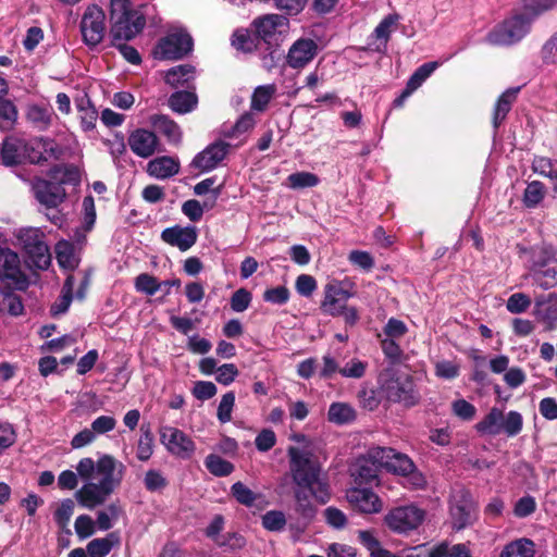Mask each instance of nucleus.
Returning <instances> with one entry per match:
<instances>
[{
    "mask_svg": "<svg viewBox=\"0 0 557 557\" xmlns=\"http://www.w3.org/2000/svg\"><path fill=\"white\" fill-rule=\"evenodd\" d=\"M352 296L354 294L345 289L342 283H329L324 287V298L321 302V310L333 317L339 315L346 306V301Z\"/></svg>",
    "mask_w": 557,
    "mask_h": 557,
    "instance_id": "nucleus-17",
    "label": "nucleus"
},
{
    "mask_svg": "<svg viewBox=\"0 0 557 557\" xmlns=\"http://www.w3.org/2000/svg\"><path fill=\"white\" fill-rule=\"evenodd\" d=\"M26 161L39 164L49 159L57 158L58 147L53 139L46 137H34L25 139Z\"/></svg>",
    "mask_w": 557,
    "mask_h": 557,
    "instance_id": "nucleus-19",
    "label": "nucleus"
},
{
    "mask_svg": "<svg viewBox=\"0 0 557 557\" xmlns=\"http://www.w3.org/2000/svg\"><path fill=\"white\" fill-rule=\"evenodd\" d=\"M391 451L384 450L382 447H372L367 454L357 459L352 475L362 483L372 482L377 478V473L382 466L384 454Z\"/></svg>",
    "mask_w": 557,
    "mask_h": 557,
    "instance_id": "nucleus-13",
    "label": "nucleus"
},
{
    "mask_svg": "<svg viewBox=\"0 0 557 557\" xmlns=\"http://www.w3.org/2000/svg\"><path fill=\"white\" fill-rule=\"evenodd\" d=\"M368 362L358 358H351L339 369V374L345 379H361L364 376Z\"/></svg>",
    "mask_w": 557,
    "mask_h": 557,
    "instance_id": "nucleus-46",
    "label": "nucleus"
},
{
    "mask_svg": "<svg viewBox=\"0 0 557 557\" xmlns=\"http://www.w3.org/2000/svg\"><path fill=\"white\" fill-rule=\"evenodd\" d=\"M545 196V188L543 183L539 181H533L528 184L523 194V203L528 208L536 207Z\"/></svg>",
    "mask_w": 557,
    "mask_h": 557,
    "instance_id": "nucleus-47",
    "label": "nucleus"
},
{
    "mask_svg": "<svg viewBox=\"0 0 557 557\" xmlns=\"http://www.w3.org/2000/svg\"><path fill=\"white\" fill-rule=\"evenodd\" d=\"M533 314L552 331L557 326V294L549 293L535 298Z\"/></svg>",
    "mask_w": 557,
    "mask_h": 557,
    "instance_id": "nucleus-22",
    "label": "nucleus"
},
{
    "mask_svg": "<svg viewBox=\"0 0 557 557\" xmlns=\"http://www.w3.org/2000/svg\"><path fill=\"white\" fill-rule=\"evenodd\" d=\"M285 524V515L280 510H271L262 516V525L269 531H281Z\"/></svg>",
    "mask_w": 557,
    "mask_h": 557,
    "instance_id": "nucleus-58",
    "label": "nucleus"
},
{
    "mask_svg": "<svg viewBox=\"0 0 557 557\" xmlns=\"http://www.w3.org/2000/svg\"><path fill=\"white\" fill-rule=\"evenodd\" d=\"M275 94L276 86L274 84L261 85L256 87L251 96V110L256 112L265 111Z\"/></svg>",
    "mask_w": 557,
    "mask_h": 557,
    "instance_id": "nucleus-35",
    "label": "nucleus"
},
{
    "mask_svg": "<svg viewBox=\"0 0 557 557\" xmlns=\"http://www.w3.org/2000/svg\"><path fill=\"white\" fill-rule=\"evenodd\" d=\"M425 512L417 506H399L388 511L384 521L386 525L397 533L416 530L424 520Z\"/></svg>",
    "mask_w": 557,
    "mask_h": 557,
    "instance_id": "nucleus-11",
    "label": "nucleus"
},
{
    "mask_svg": "<svg viewBox=\"0 0 557 557\" xmlns=\"http://www.w3.org/2000/svg\"><path fill=\"white\" fill-rule=\"evenodd\" d=\"M238 369L234 363H224L216 369L215 380L220 384L227 386L238 376Z\"/></svg>",
    "mask_w": 557,
    "mask_h": 557,
    "instance_id": "nucleus-60",
    "label": "nucleus"
},
{
    "mask_svg": "<svg viewBox=\"0 0 557 557\" xmlns=\"http://www.w3.org/2000/svg\"><path fill=\"white\" fill-rule=\"evenodd\" d=\"M161 238L168 245L177 247L181 251H186L196 244L198 233L195 226L175 225L163 230Z\"/></svg>",
    "mask_w": 557,
    "mask_h": 557,
    "instance_id": "nucleus-20",
    "label": "nucleus"
},
{
    "mask_svg": "<svg viewBox=\"0 0 557 557\" xmlns=\"http://www.w3.org/2000/svg\"><path fill=\"white\" fill-rule=\"evenodd\" d=\"M532 170L542 176L552 178L557 174V161L545 157H535L532 161Z\"/></svg>",
    "mask_w": 557,
    "mask_h": 557,
    "instance_id": "nucleus-51",
    "label": "nucleus"
},
{
    "mask_svg": "<svg viewBox=\"0 0 557 557\" xmlns=\"http://www.w3.org/2000/svg\"><path fill=\"white\" fill-rule=\"evenodd\" d=\"M119 543V536L115 533H110L106 537L91 540L86 546V552L89 557H106Z\"/></svg>",
    "mask_w": 557,
    "mask_h": 557,
    "instance_id": "nucleus-34",
    "label": "nucleus"
},
{
    "mask_svg": "<svg viewBox=\"0 0 557 557\" xmlns=\"http://www.w3.org/2000/svg\"><path fill=\"white\" fill-rule=\"evenodd\" d=\"M349 505L359 512L374 515L383 509V500L380 496L367 487H351L346 492Z\"/></svg>",
    "mask_w": 557,
    "mask_h": 557,
    "instance_id": "nucleus-15",
    "label": "nucleus"
},
{
    "mask_svg": "<svg viewBox=\"0 0 557 557\" xmlns=\"http://www.w3.org/2000/svg\"><path fill=\"white\" fill-rule=\"evenodd\" d=\"M436 62L424 63L418 67V70L411 75L407 83L406 89L404 90V97H408L416 89H418L423 84V82L436 70Z\"/></svg>",
    "mask_w": 557,
    "mask_h": 557,
    "instance_id": "nucleus-40",
    "label": "nucleus"
},
{
    "mask_svg": "<svg viewBox=\"0 0 557 557\" xmlns=\"http://www.w3.org/2000/svg\"><path fill=\"white\" fill-rule=\"evenodd\" d=\"M255 33L268 44L276 42L288 29V20L278 14H265L252 22Z\"/></svg>",
    "mask_w": 557,
    "mask_h": 557,
    "instance_id": "nucleus-14",
    "label": "nucleus"
},
{
    "mask_svg": "<svg viewBox=\"0 0 557 557\" xmlns=\"http://www.w3.org/2000/svg\"><path fill=\"white\" fill-rule=\"evenodd\" d=\"M398 21L397 15H387L385 16L381 23L375 27L373 35L376 39L382 40L385 46L391 33L395 29Z\"/></svg>",
    "mask_w": 557,
    "mask_h": 557,
    "instance_id": "nucleus-53",
    "label": "nucleus"
},
{
    "mask_svg": "<svg viewBox=\"0 0 557 557\" xmlns=\"http://www.w3.org/2000/svg\"><path fill=\"white\" fill-rule=\"evenodd\" d=\"M197 104V97L189 91H176L169 98L170 108L177 113L190 112Z\"/></svg>",
    "mask_w": 557,
    "mask_h": 557,
    "instance_id": "nucleus-38",
    "label": "nucleus"
},
{
    "mask_svg": "<svg viewBox=\"0 0 557 557\" xmlns=\"http://www.w3.org/2000/svg\"><path fill=\"white\" fill-rule=\"evenodd\" d=\"M96 521L88 515H81L76 518L74 529L79 539H87L96 532Z\"/></svg>",
    "mask_w": 557,
    "mask_h": 557,
    "instance_id": "nucleus-56",
    "label": "nucleus"
},
{
    "mask_svg": "<svg viewBox=\"0 0 557 557\" xmlns=\"http://www.w3.org/2000/svg\"><path fill=\"white\" fill-rule=\"evenodd\" d=\"M523 281L531 280L542 289L557 286V250L544 247L534 251Z\"/></svg>",
    "mask_w": 557,
    "mask_h": 557,
    "instance_id": "nucleus-4",
    "label": "nucleus"
},
{
    "mask_svg": "<svg viewBox=\"0 0 557 557\" xmlns=\"http://www.w3.org/2000/svg\"><path fill=\"white\" fill-rule=\"evenodd\" d=\"M135 287L138 292L152 296L159 290L160 284L152 275L141 273L135 280Z\"/></svg>",
    "mask_w": 557,
    "mask_h": 557,
    "instance_id": "nucleus-57",
    "label": "nucleus"
},
{
    "mask_svg": "<svg viewBox=\"0 0 557 557\" xmlns=\"http://www.w3.org/2000/svg\"><path fill=\"white\" fill-rule=\"evenodd\" d=\"M0 310L8 312L13 317L21 315L24 311V306L21 298L15 294H5L0 300Z\"/></svg>",
    "mask_w": 557,
    "mask_h": 557,
    "instance_id": "nucleus-52",
    "label": "nucleus"
},
{
    "mask_svg": "<svg viewBox=\"0 0 557 557\" xmlns=\"http://www.w3.org/2000/svg\"><path fill=\"white\" fill-rule=\"evenodd\" d=\"M205 463H206L207 469L212 474L218 475V476L228 475L234 470V466L230 461H227L216 455H209L206 458Z\"/></svg>",
    "mask_w": 557,
    "mask_h": 557,
    "instance_id": "nucleus-48",
    "label": "nucleus"
},
{
    "mask_svg": "<svg viewBox=\"0 0 557 557\" xmlns=\"http://www.w3.org/2000/svg\"><path fill=\"white\" fill-rule=\"evenodd\" d=\"M193 49V39L183 29H176L162 38L153 50L156 59L177 60L185 57Z\"/></svg>",
    "mask_w": 557,
    "mask_h": 557,
    "instance_id": "nucleus-9",
    "label": "nucleus"
},
{
    "mask_svg": "<svg viewBox=\"0 0 557 557\" xmlns=\"http://www.w3.org/2000/svg\"><path fill=\"white\" fill-rule=\"evenodd\" d=\"M52 108L48 104H30L26 111L27 121L37 129H47L52 121Z\"/></svg>",
    "mask_w": 557,
    "mask_h": 557,
    "instance_id": "nucleus-30",
    "label": "nucleus"
},
{
    "mask_svg": "<svg viewBox=\"0 0 557 557\" xmlns=\"http://www.w3.org/2000/svg\"><path fill=\"white\" fill-rule=\"evenodd\" d=\"M475 506L467 492H459L451 498L450 516L453 527L461 530L469 525L474 519Z\"/></svg>",
    "mask_w": 557,
    "mask_h": 557,
    "instance_id": "nucleus-16",
    "label": "nucleus"
},
{
    "mask_svg": "<svg viewBox=\"0 0 557 557\" xmlns=\"http://www.w3.org/2000/svg\"><path fill=\"white\" fill-rule=\"evenodd\" d=\"M232 45L235 49L244 52H250L255 47L253 40L245 29H238L233 34Z\"/></svg>",
    "mask_w": 557,
    "mask_h": 557,
    "instance_id": "nucleus-62",
    "label": "nucleus"
},
{
    "mask_svg": "<svg viewBox=\"0 0 557 557\" xmlns=\"http://www.w3.org/2000/svg\"><path fill=\"white\" fill-rule=\"evenodd\" d=\"M320 183V178L311 172H296L287 177V186L293 189L314 187Z\"/></svg>",
    "mask_w": 557,
    "mask_h": 557,
    "instance_id": "nucleus-45",
    "label": "nucleus"
},
{
    "mask_svg": "<svg viewBox=\"0 0 557 557\" xmlns=\"http://www.w3.org/2000/svg\"><path fill=\"white\" fill-rule=\"evenodd\" d=\"M235 406V394L228 392L224 394L218 407V419L221 423H226L232 420V411Z\"/></svg>",
    "mask_w": 557,
    "mask_h": 557,
    "instance_id": "nucleus-54",
    "label": "nucleus"
},
{
    "mask_svg": "<svg viewBox=\"0 0 557 557\" xmlns=\"http://www.w3.org/2000/svg\"><path fill=\"white\" fill-rule=\"evenodd\" d=\"M503 432H505L508 436L517 435L522 429V416L517 411H510L505 417L503 423Z\"/></svg>",
    "mask_w": 557,
    "mask_h": 557,
    "instance_id": "nucleus-61",
    "label": "nucleus"
},
{
    "mask_svg": "<svg viewBox=\"0 0 557 557\" xmlns=\"http://www.w3.org/2000/svg\"><path fill=\"white\" fill-rule=\"evenodd\" d=\"M112 45L116 41H127L141 32L145 26L144 15L134 9L129 0H111Z\"/></svg>",
    "mask_w": 557,
    "mask_h": 557,
    "instance_id": "nucleus-3",
    "label": "nucleus"
},
{
    "mask_svg": "<svg viewBox=\"0 0 557 557\" xmlns=\"http://www.w3.org/2000/svg\"><path fill=\"white\" fill-rule=\"evenodd\" d=\"M149 124L159 133L163 134L169 141L180 143L182 132L180 126L165 115L153 114L149 117Z\"/></svg>",
    "mask_w": 557,
    "mask_h": 557,
    "instance_id": "nucleus-29",
    "label": "nucleus"
},
{
    "mask_svg": "<svg viewBox=\"0 0 557 557\" xmlns=\"http://www.w3.org/2000/svg\"><path fill=\"white\" fill-rule=\"evenodd\" d=\"M295 287L299 295L310 297L317 289V281L309 274H301L297 277Z\"/></svg>",
    "mask_w": 557,
    "mask_h": 557,
    "instance_id": "nucleus-63",
    "label": "nucleus"
},
{
    "mask_svg": "<svg viewBox=\"0 0 557 557\" xmlns=\"http://www.w3.org/2000/svg\"><path fill=\"white\" fill-rule=\"evenodd\" d=\"M122 508L117 503L109 504L104 509L97 512L96 523L99 530H110L117 521Z\"/></svg>",
    "mask_w": 557,
    "mask_h": 557,
    "instance_id": "nucleus-41",
    "label": "nucleus"
},
{
    "mask_svg": "<svg viewBox=\"0 0 557 557\" xmlns=\"http://www.w3.org/2000/svg\"><path fill=\"white\" fill-rule=\"evenodd\" d=\"M531 24L521 13L504 21L491 30L486 41L494 46H510L520 41L531 30Z\"/></svg>",
    "mask_w": 557,
    "mask_h": 557,
    "instance_id": "nucleus-7",
    "label": "nucleus"
},
{
    "mask_svg": "<svg viewBox=\"0 0 557 557\" xmlns=\"http://www.w3.org/2000/svg\"><path fill=\"white\" fill-rule=\"evenodd\" d=\"M23 278L20 257L11 249H0V280L17 284Z\"/></svg>",
    "mask_w": 557,
    "mask_h": 557,
    "instance_id": "nucleus-24",
    "label": "nucleus"
},
{
    "mask_svg": "<svg viewBox=\"0 0 557 557\" xmlns=\"http://www.w3.org/2000/svg\"><path fill=\"white\" fill-rule=\"evenodd\" d=\"M34 191L37 200L49 208L59 206L64 197V189L58 185L44 180L34 185Z\"/></svg>",
    "mask_w": 557,
    "mask_h": 557,
    "instance_id": "nucleus-25",
    "label": "nucleus"
},
{
    "mask_svg": "<svg viewBox=\"0 0 557 557\" xmlns=\"http://www.w3.org/2000/svg\"><path fill=\"white\" fill-rule=\"evenodd\" d=\"M106 30V14L103 10L96 4L88 5L81 20L83 41L88 47L94 48L102 41Z\"/></svg>",
    "mask_w": 557,
    "mask_h": 557,
    "instance_id": "nucleus-8",
    "label": "nucleus"
},
{
    "mask_svg": "<svg viewBox=\"0 0 557 557\" xmlns=\"http://www.w3.org/2000/svg\"><path fill=\"white\" fill-rule=\"evenodd\" d=\"M194 74L195 70L193 66L187 64L177 65L166 72L165 82L173 87H177L191 81Z\"/></svg>",
    "mask_w": 557,
    "mask_h": 557,
    "instance_id": "nucleus-42",
    "label": "nucleus"
},
{
    "mask_svg": "<svg viewBox=\"0 0 557 557\" xmlns=\"http://www.w3.org/2000/svg\"><path fill=\"white\" fill-rule=\"evenodd\" d=\"M145 486L150 492H157L164 488L168 484L166 479L160 471L149 470L145 474L144 479Z\"/></svg>",
    "mask_w": 557,
    "mask_h": 557,
    "instance_id": "nucleus-64",
    "label": "nucleus"
},
{
    "mask_svg": "<svg viewBox=\"0 0 557 557\" xmlns=\"http://www.w3.org/2000/svg\"><path fill=\"white\" fill-rule=\"evenodd\" d=\"M557 8V0H522L520 4L521 14L532 25L535 20Z\"/></svg>",
    "mask_w": 557,
    "mask_h": 557,
    "instance_id": "nucleus-28",
    "label": "nucleus"
},
{
    "mask_svg": "<svg viewBox=\"0 0 557 557\" xmlns=\"http://www.w3.org/2000/svg\"><path fill=\"white\" fill-rule=\"evenodd\" d=\"M161 442L174 456L187 459L195 451V443L183 431L173 426H163L160 433Z\"/></svg>",
    "mask_w": 557,
    "mask_h": 557,
    "instance_id": "nucleus-12",
    "label": "nucleus"
},
{
    "mask_svg": "<svg viewBox=\"0 0 557 557\" xmlns=\"http://www.w3.org/2000/svg\"><path fill=\"white\" fill-rule=\"evenodd\" d=\"M518 91L519 88H510L503 92L498 98L493 115V124L495 128H497L506 119L507 113L510 111L511 106L517 98Z\"/></svg>",
    "mask_w": 557,
    "mask_h": 557,
    "instance_id": "nucleus-33",
    "label": "nucleus"
},
{
    "mask_svg": "<svg viewBox=\"0 0 557 557\" xmlns=\"http://www.w3.org/2000/svg\"><path fill=\"white\" fill-rule=\"evenodd\" d=\"M74 276L69 275L62 288V295L59 300L51 307L52 315H59L67 311L72 301V292L74 287Z\"/></svg>",
    "mask_w": 557,
    "mask_h": 557,
    "instance_id": "nucleus-44",
    "label": "nucleus"
},
{
    "mask_svg": "<svg viewBox=\"0 0 557 557\" xmlns=\"http://www.w3.org/2000/svg\"><path fill=\"white\" fill-rule=\"evenodd\" d=\"M451 411L457 418L463 421H471L476 413L475 407L462 398L451 403Z\"/></svg>",
    "mask_w": 557,
    "mask_h": 557,
    "instance_id": "nucleus-55",
    "label": "nucleus"
},
{
    "mask_svg": "<svg viewBox=\"0 0 557 557\" xmlns=\"http://www.w3.org/2000/svg\"><path fill=\"white\" fill-rule=\"evenodd\" d=\"M17 244L25 251L32 263L38 269H47L51 263L49 247L45 234L37 227L20 228L15 233Z\"/></svg>",
    "mask_w": 557,
    "mask_h": 557,
    "instance_id": "nucleus-5",
    "label": "nucleus"
},
{
    "mask_svg": "<svg viewBox=\"0 0 557 557\" xmlns=\"http://www.w3.org/2000/svg\"><path fill=\"white\" fill-rule=\"evenodd\" d=\"M227 150L228 144L215 141L194 158L191 166L201 172L211 171L225 158Z\"/></svg>",
    "mask_w": 557,
    "mask_h": 557,
    "instance_id": "nucleus-21",
    "label": "nucleus"
},
{
    "mask_svg": "<svg viewBox=\"0 0 557 557\" xmlns=\"http://www.w3.org/2000/svg\"><path fill=\"white\" fill-rule=\"evenodd\" d=\"M96 222L95 201L91 196H87L83 200V231L76 230L74 239L77 244H83L86 239V233L90 232Z\"/></svg>",
    "mask_w": 557,
    "mask_h": 557,
    "instance_id": "nucleus-31",
    "label": "nucleus"
},
{
    "mask_svg": "<svg viewBox=\"0 0 557 557\" xmlns=\"http://www.w3.org/2000/svg\"><path fill=\"white\" fill-rule=\"evenodd\" d=\"M382 448L391 451L389 454H384L382 458L383 469L403 476V484L409 488H422L425 485L426 481L424 475L416 469L410 458L397 453L393 448Z\"/></svg>",
    "mask_w": 557,
    "mask_h": 557,
    "instance_id": "nucleus-6",
    "label": "nucleus"
},
{
    "mask_svg": "<svg viewBox=\"0 0 557 557\" xmlns=\"http://www.w3.org/2000/svg\"><path fill=\"white\" fill-rule=\"evenodd\" d=\"M534 553V543L531 540L519 539L507 544L500 557H533Z\"/></svg>",
    "mask_w": 557,
    "mask_h": 557,
    "instance_id": "nucleus-39",
    "label": "nucleus"
},
{
    "mask_svg": "<svg viewBox=\"0 0 557 557\" xmlns=\"http://www.w3.org/2000/svg\"><path fill=\"white\" fill-rule=\"evenodd\" d=\"M327 419L335 424H347L356 419V411L347 403H333L329 408Z\"/></svg>",
    "mask_w": 557,
    "mask_h": 557,
    "instance_id": "nucleus-36",
    "label": "nucleus"
},
{
    "mask_svg": "<svg viewBox=\"0 0 557 557\" xmlns=\"http://www.w3.org/2000/svg\"><path fill=\"white\" fill-rule=\"evenodd\" d=\"M17 117L15 106L4 97L0 98V128L10 129Z\"/></svg>",
    "mask_w": 557,
    "mask_h": 557,
    "instance_id": "nucleus-49",
    "label": "nucleus"
},
{
    "mask_svg": "<svg viewBox=\"0 0 557 557\" xmlns=\"http://www.w3.org/2000/svg\"><path fill=\"white\" fill-rule=\"evenodd\" d=\"M317 53L318 45L314 40L300 38L290 46L287 53V64L292 69H304L315 58Z\"/></svg>",
    "mask_w": 557,
    "mask_h": 557,
    "instance_id": "nucleus-18",
    "label": "nucleus"
},
{
    "mask_svg": "<svg viewBox=\"0 0 557 557\" xmlns=\"http://www.w3.org/2000/svg\"><path fill=\"white\" fill-rule=\"evenodd\" d=\"M55 256L63 269L73 270L78 265L79 259L74 252L73 245L67 240H60L55 245Z\"/></svg>",
    "mask_w": 557,
    "mask_h": 557,
    "instance_id": "nucleus-37",
    "label": "nucleus"
},
{
    "mask_svg": "<svg viewBox=\"0 0 557 557\" xmlns=\"http://www.w3.org/2000/svg\"><path fill=\"white\" fill-rule=\"evenodd\" d=\"M180 163L172 157H159L148 162L147 172L158 180H165L178 173Z\"/></svg>",
    "mask_w": 557,
    "mask_h": 557,
    "instance_id": "nucleus-27",
    "label": "nucleus"
},
{
    "mask_svg": "<svg viewBox=\"0 0 557 557\" xmlns=\"http://www.w3.org/2000/svg\"><path fill=\"white\" fill-rule=\"evenodd\" d=\"M76 471L86 482L75 492L74 497L82 507L91 510L103 505L120 486L125 466L110 455H102L97 461L89 457L81 459Z\"/></svg>",
    "mask_w": 557,
    "mask_h": 557,
    "instance_id": "nucleus-1",
    "label": "nucleus"
},
{
    "mask_svg": "<svg viewBox=\"0 0 557 557\" xmlns=\"http://www.w3.org/2000/svg\"><path fill=\"white\" fill-rule=\"evenodd\" d=\"M231 491L235 499L245 506H252L257 499V495L242 482L234 483Z\"/></svg>",
    "mask_w": 557,
    "mask_h": 557,
    "instance_id": "nucleus-59",
    "label": "nucleus"
},
{
    "mask_svg": "<svg viewBox=\"0 0 557 557\" xmlns=\"http://www.w3.org/2000/svg\"><path fill=\"white\" fill-rule=\"evenodd\" d=\"M1 159L2 163L7 166L26 161L25 139L20 137H8L2 144Z\"/></svg>",
    "mask_w": 557,
    "mask_h": 557,
    "instance_id": "nucleus-26",
    "label": "nucleus"
},
{
    "mask_svg": "<svg viewBox=\"0 0 557 557\" xmlns=\"http://www.w3.org/2000/svg\"><path fill=\"white\" fill-rule=\"evenodd\" d=\"M79 111L81 124L84 131H91L96 126L98 113L96 109L90 106V102L86 98H82L76 102Z\"/></svg>",
    "mask_w": 557,
    "mask_h": 557,
    "instance_id": "nucleus-43",
    "label": "nucleus"
},
{
    "mask_svg": "<svg viewBox=\"0 0 557 557\" xmlns=\"http://www.w3.org/2000/svg\"><path fill=\"white\" fill-rule=\"evenodd\" d=\"M292 440L302 444L301 448L294 446L288 448L290 472L298 487L295 497L302 513L309 515L312 509L308 505V496L311 495L319 503L325 504L331 498V491L326 480L321 476L320 466L311 458L307 436L294 434Z\"/></svg>",
    "mask_w": 557,
    "mask_h": 557,
    "instance_id": "nucleus-2",
    "label": "nucleus"
},
{
    "mask_svg": "<svg viewBox=\"0 0 557 557\" xmlns=\"http://www.w3.org/2000/svg\"><path fill=\"white\" fill-rule=\"evenodd\" d=\"M381 388L388 400L403 404L406 407L414 406L419 401L414 384L408 376L391 375L382 379Z\"/></svg>",
    "mask_w": 557,
    "mask_h": 557,
    "instance_id": "nucleus-10",
    "label": "nucleus"
},
{
    "mask_svg": "<svg viewBox=\"0 0 557 557\" xmlns=\"http://www.w3.org/2000/svg\"><path fill=\"white\" fill-rule=\"evenodd\" d=\"M532 304L531 298L524 293H515L507 299L506 309L512 314L525 312Z\"/></svg>",
    "mask_w": 557,
    "mask_h": 557,
    "instance_id": "nucleus-50",
    "label": "nucleus"
},
{
    "mask_svg": "<svg viewBox=\"0 0 557 557\" xmlns=\"http://www.w3.org/2000/svg\"><path fill=\"white\" fill-rule=\"evenodd\" d=\"M503 411L494 407L485 418L475 425V429L482 434L497 435L503 432Z\"/></svg>",
    "mask_w": 557,
    "mask_h": 557,
    "instance_id": "nucleus-32",
    "label": "nucleus"
},
{
    "mask_svg": "<svg viewBox=\"0 0 557 557\" xmlns=\"http://www.w3.org/2000/svg\"><path fill=\"white\" fill-rule=\"evenodd\" d=\"M128 146L136 156L149 158L157 150L158 138L153 132L137 128L129 134Z\"/></svg>",
    "mask_w": 557,
    "mask_h": 557,
    "instance_id": "nucleus-23",
    "label": "nucleus"
}]
</instances>
